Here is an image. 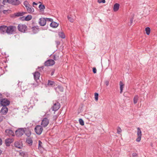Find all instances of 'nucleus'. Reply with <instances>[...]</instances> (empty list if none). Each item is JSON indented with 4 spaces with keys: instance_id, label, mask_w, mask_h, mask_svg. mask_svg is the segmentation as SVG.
Returning a JSON list of instances; mask_svg holds the SVG:
<instances>
[{
    "instance_id": "48",
    "label": "nucleus",
    "mask_w": 157,
    "mask_h": 157,
    "mask_svg": "<svg viewBox=\"0 0 157 157\" xmlns=\"http://www.w3.org/2000/svg\"><path fill=\"white\" fill-rule=\"evenodd\" d=\"M1 96H2V95L1 94H0V98H1Z\"/></svg>"
},
{
    "instance_id": "45",
    "label": "nucleus",
    "mask_w": 157,
    "mask_h": 157,
    "mask_svg": "<svg viewBox=\"0 0 157 157\" xmlns=\"http://www.w3.org/2000/svg\"><path fill=\"white\" fill-rule=\"evenodd\" d=\"M33 5H37V4L36 3V2H33Z\"/></svg>"
},
{
    "instance_id": "37",
    "label": "nucleus",
    "mask_w": 157,
    "mask_h": 157,
    "mask_svg": "<svg viewBox=\"0 0 157 157\" xmlns=\"http://www.w3.org/2000/svg\"><path fill=\"white\" fill-rule=\"evenodd\" d=\"M7 1L9 3H11L13 5L14 0H7Z\"/></svg>"
},
{
    "instance_id": "35",
    "label": "nucleus",
    "mask_w": 157,
    "mask_h": 157,
    "mask_svg": "<svg viewBox=\"0 0 157 157\" xmlns=\"http://www.w3.org/2000/svg\"><path fill=\"white\" fill-rule=\"evenodd\" d=\"M59 58V56L58 55H57L56 54L54 55V59L55 60H57Z\"/></svg>"
},
{
    "instance_id": "38",
    "label": "nucleus",
    "mask_w": 157,
    "mask_h": 157,
    "mask_svg": "<svg viewBox=\"0 0 157 157\" xmlns=\"http://www.w3.org/2000/svg\"><path fill=\"white\" fill-rule=\"evenodd\" d=\"M45 19L46 20L47 19L48 21H51V22H52L53 21V19H52V18H46Z\"/></svg>"
},
{
    "instance_id": "18",
    "label": "nucleus",
    "mask_w": 157,
    "mask_h": 157,
    "mask_svg": "<svg viewBox=\"0 0 157 157\" xmlns=\"http://www.w3.org/2000/svg\"><path fill=\"white\" fill-rule=\"evenodd\" d=\"M33 75L34 79L37 80L39 79L40 74L38 72H36L34 73Z\"/></svg>"
},
{
    "instance_id": "27",
    "label": "nucleus",
    "mask_w": 157,
    "mask_h": 157,
    "mask_svg": "<svg viewBox=\"0 0 157 157\" xmlns=\"http://www.w3.org/2000/svg\"><path fill=\"white\" fill-rule=\"evenodd\" d=\"M147 34L149 35L150 33V29L149 27H146L145 29Z\"/></svg>"
},
{
    "instance_id": "17",
    "label": "nucleus",
    "mask_w": 157,
    "mask_h": 157,
    "mask_svg": "<svg viewBox=\"0 0 157 157\" xmlns=\"http://www.w3.org/2000/svg\"><path fill=\"white\" fill-rule=\"evenodd\" d=\"M120 7V5L119 4L117 3H115L113 6V10L114 12H116L117 11Z\"/></svg>"
},
{
    "instance_id": "43",
    "label": "nucleus",
    "mask_w": 157,
    "mask_h": 157,
    "mask_svg": "<svg viewBox=\"0 0 157 157\" xmlns=\"http://www.w3.org/2000/svg\"><path fill=\"white\" fill-rule=\"evenodd\" d=\"M54 72H55V70H52V71L51 73V75H52V76L53 75H54Z\"/></svg>"
},
{
    "instance_id": "44",
    "label": "nucleus",
    "mask_w": 157,
    "mask_h": 157,
    "mask_svg": "<svg viewBox=\"0 0 157 157\" xmlns=\"http://www.w3.org/2000/svg\"><path fill=\"white\" fill-rule=\"evenodd\" d=\"M2 139L0 138V145L2 144Z\"/></svg>"
},
{
    "instance_id": "9",
    "label": "nucleus",
    "mask_w": 157,
    "mask_h": 157,
    "mask_svg": "<svg viewBox=\"0 0 157 157\" xmlns=\"http://www.w3.org/2000/svg\"><path fill=\"white\" fill-rule=\"evenodd\" d=\"M46 23V20L43 18H41L39 19V25L41 26H44Z\"/></svg>"
},
{
    "instance_id": "13",
    "label": "nucleus",
    "mask_w": 157,
    "mask_h": 157,
    "mask_svg": "<svg viewBox=\"0 0 157 157\" xmlns=\"http://www.w3.org/2000/svg\"><path fill=\"white\" fill-rule=\"evenodd\" d=\"M26 13L24 12H18L17 13H15L14 14V17H17L20 16H21L24 15Z\"/></svg>"
},
{
    "instance_id": "31",
    "label": "nucleus",
    "mask_w": 157,
    "mask_h": 157,
    "mask_svg": "<svg viewBox=\"0 0 157 157\" xmlns=\"http://www.w3.org/2000/svg\"><path fill=\"white\" fill-rule=\"evenodd\" d=\"M79 122L80 124L82 125H84V122L82 119H79Z\"/></svg>"
},
{
    "instance_id": "8",
    "label": "nucleus",
    "mask_w": 157,
    "mask_h": 157,
    "mask_svg": "<svg viewBox=\"0 0 157 157\" xmlns=\"http://www.w3.org/2000/svg\"><path fill=\"white\" fill-rule=\"evenodd\" d=\"M55 63L54 60L52 59H48L44 63V65L46 66H51L53 65Z\"/></svg>"
},
{
    "instance_id": "26",
    "label": "nucleus",
    "mask_w": 157,
    "mask_h": 157,
    "mask_svg": "<svg viewBox=\"0 0 157 157\" xmlns=\"http://www.w3.org/2000/svg\"><path fill=\"white\" fill-rule=\"evenodd\" d=\"M63 88L62 87L60 86H58L56 88V90L57 91L59 90L61 92H63Z\"/></svg>"
},
{
    "instance_id": "29",
    "label": "nucleus",
    "mask_w": 157,
    "mask_h": 157,
    "mask_svg": "<svg viewBox=\"0 0 157 157\" xmlns=\"http://www.w3.org/2000/svg\"><path fill=\"white\" fill-rule=\"evenodd\" d=\"M24 5L25 6V7L26 8H27L28 7H29L30 6V5L29 4L28 2L27 1H25L24 2Z\"/></svg>"
},
{
    "instance_id": "2",
    "label": "nucleus",
    "mask_w": 157,
    "mask_h": 157,
    "mask_svg": "<svg viewBox=\"0 0 157 157\" xmlns=\"http://www.w3.org/2000/svg\"><path fill=\"white\" fill-rule=\"evenodd\" d=\"M18 30L21 32L25 33L27 30V27L25 24H20L17 27Z\"/></svg>"
},
{
    "instance_id": "10",
    "label": "nucleus",
    "mask_w": 157,
    "mask_h": 157,
    "mask_svg": "<svg viewBox=\"0 0 157 157\" xmlns=\"http://www.w3.org/2000/svg\"><path fill=\"white\" fill-rule=\"evenodd\" d=\"M60 107V104L58 102H56L54 104L53 106V110L56 111L58 110Z\"/></svg>"
},
{
    "instance_id": "23",
    "label": "nucleus",
    "mask_w": 157,
    "mask_h": 157,
    "mask_svg": "<svg viewBox=\"0 0 157 157\" xmlns=\"http://www.w3.org/2000/svg\"><path fill=\"white\" fill-rule=\"evenodd\" d=\"M32 19V16L31 15H29L26 16L25 18V20L29 21Z\"/></svg>"
},
{
    "instance_id": "33",
    "label": "nucleus",
    "mask_w": 157,
    "mask_h": 157,
    "mask_svg": "<svg viewBox=\"0 0 157 157\" xmlns=\"http://www.w3.org/2000/svg\"><path fill=\"white\" fill-rule=\"evenodd\" d=\"M122 132V130L121 128L119 127H118L117 128V133L118 134H120Z\"/></svg>"
},
{
    "instance_id": "30",
    "label": "nucleus",
    "mask_w": 157,
    "mask_h": 157,
    "mask_svg": "<svg viewBox=\"0 0 157 157\" xmlns=\"http://www.w3.org/2000/svg\"><path fill=\"white\" fill-rule=\"evenodd\" d=\"M59 35L60 37L62 38H65V36L64 34L62 32H60L59 33Z\"/></svg>"
},
{
    "instance_id": "19",
    "label": "nucleus",
    "mask_w": 157,
    "mask_h": 157,
    "mask_svg": "<svg viewBox=\"0 0 157 157\" xmlns=\"http://www.w3.org/2000/svg\"><path fill=\"white\" fill-rule=\"evenodd\" d=\"M59 25V24L54 21L52 22L50 24V26L53 28H56Z\"/></svg>"
},
{
    "instance_id": "12",
    "label": "nucleus",
    "mask_w": 157,
    "mask_h": 157,
    "mask_svg": "<svg viewBox=\"0 0 157 157\" xmlns=\"http://www.w3.org/2000/svg\"><path fill=\"white\" fill-rule=\"evenodd\" d=\"M15 146L18 148H21L22 147V144L21 142L16 141L14 143Z\"/></svg>"
},
{
    "instance_id": "22",
    "label": "nucleus",
    "mask_w": 157,
    "mask_h": 157,
    "mask_svg": "<svg viewBox=\"0 0 157 157\" xmlns=\"http://www.w3.org/2000/svg\"><path fill=\"white\" fill-rule=\"evenodd\" d=\"M39 8L41 11H43L45 9V7L44 5L41 4L39 6Z\"/></svg>"
},
{
    "instance_id": "32",
    "label": "nucleus",
    "mask_w": 157,
    "mask_h": 157,
    "mask_svg": "<svg viewBox=\"0 0 157 157\" xmlns=\"http://www.w3.org/2000/svg\"><path fill=\"white\" fill-rule=\"evenodd\" d=\"M67 18L71 22H74V20L73 18L68 16L67 17Z\"/></svg>"
},
{
    "instance_id": "14",
    "label": "nucleus",
    "mask_w": 157,
    "mask_h": 157,
    "mask_svg": "<svg viewBox=\"0 0 157 157\" xmlns=\"http://www.w3.org/2000/svg\"><path fill=\"white\" fill-rule=\"evenodd\" d=\"M8 111V108L6 106H3L0 111V113L2 114H6Z\"/></svg>"
},
{
    "instance_id": "34",
    "label": "nucleus",
    "mask_w": 157,
    "mask_h": 157,
    "mask_svg": "<svg viewBox=\"0 0 157 157\" xmlns=\"http://www.w3.org/2000/svg\"><path fill=\"white\" fill-rule=\"evenodd\" d=\"M95 100L97 101L98 99V94L97 93H95L94 94Z\"/></svg>"
},
{
    "instance_id": "16",
    "label": "nucleus",
    "mask_w": 157,
    "mask_h": 157,
    "mask_svg": "<svg viewBox=\"0 0 157 157\" xmlns=\"http://www.w3.org/2000/svg\"><path fill=\"white\" fill-rule=\"evenodd\" d=\"M26 9L28 13H32L34 11V8L30 6H29Z\"/></svg>"
},
{
    "instance_id": "7",
    "label": "nucleus",
    "mask_w": 157,
    "mask_h": 157,
    "mask_svg": "<svg viewBox=\"0 0 157 157\" xmlns=\"http://www.w3.org/2000/svg\"><path fill=\"white\" fill-rule=\"evenodd\" d=\"M137 135L138 137L136 140L137 142H139L141 140L142 136V132L139 128H137Z\"/></svg>"
},
{
    "instance_id": "39",
    "label": "nucleus",
    "mask_w": 157,
    "mask_h": 157,
    "mask_svg": "<svg viewBox=\"0 0 157 157\" xmlns=\"http://www.w3.org/2000/svg\"><path fill=\"white\" fill-rule=\"evenodd\" d=\"M93 71L94 73H96L97 72V70L95 67H93Z\"/></svg>"
},
{
    "instance_id": "42",
    "label": "nucleus",
    "mask_w": 157,
    "mask_h": 157,
    "mask_svg": "<svg viewBox=\"0 0 157 157\" xmlns=\"http://www.w3.org/2000/svg\"><path fill=\"white\" fill-rule=\"evenodd\" d=\"M42 144V143L40 141H39V147H41V145Z\"/></svg>"
},
{
    "instance_id": "15",
    "label": "nucleus",
    "mask_w": 157,
    "mask_h": 157,
    "mask_svg": "<svg viewBox=\"0 0 157 157\" xmlns=\"http://www.w3.org/2000/svg\"><path fill=\"white\" fill-rule=\"evenodd\" d=\"M13 141V139H7L5 140V143L7 146H9L10 144L12 143Z\"/></svg>"
},
{
    "instance_id": "5",
    "label": "nucleus",
    "mask_w": 157,
    "mask_h": 157,
    "mask_svg": "<svg viewBox=\"0 0 157 157\" xmlns=\"http://www.w3.org/2000/svg\"><path fill=\"white\" fill-rule=\"evenodd\" d=\"M1 105L3 106H6L10 104V101L8 99L4 98L1 100L0 101Z\"/></svg>"
},
{
    "instance_id": "21",
    "label": "nucleus",
    "mask_w": 157,
    "mask_h": 157,
    "mask_svg": "<svg viewBox=\"0 0 157 157\" xmlns=\"http://www.w3.org/2000/svg\"><path fill=\"white\" fill-rule=\"evenodd\" d=\"M26 142L29 145H31L33 143V140L31 138L29 137L26 139Z\"/></svg>"
},
{
    "instance_id": "4",
    "label": "nucleus",
    "mask_w": 157,
    "mask_h": 157,
    "mask_svg": "<svg viewBox=\"0 0 157 157\" xmlns=\"http://www.w3.org/2000/svg\"><path fill=\"white\" fill-rule=\"evenodd\" d=\"M25 129L23 128H19L15 131L16 135L18 137L21 136L25 133Z\"/></svg>"
},
{
    "instance_id": "11",
    "label": "nucleus",
    "mask_w": 157,
    "mask_h": 157,
    "mask_svg": "<svg viewBox=\"0 0 157 157\" xmlns=\"http://www.w3.org/2000/svg\"><path fill=\"white\" fill-rule=\"evenodd\" d=\"M5 134L6 135L9 136H14V133L13 131L10 129H7L5 131Z\"/></svg>"
},
{
    "instance_id": "1",
    "label": "nucleus",
    "mask_w": 157,
    "mask_h": 157,
    "mask_svg": "<svg viewBox=\"0 0 157 157\" xmlns=\"http://www.w3.org/2000/svg\"><path fill=\"white\" fill-rule=\"evenodd\" d=\"M16 29L15 26L10 25L7 26L2 25L0 26V32L3 34L6 33L8 34H12L15 31Z\"/></svg>"
},
{
    "instance_id": "3",
    "label": "nucleus",
    "mask_w": 157,
    "mask_h": 157,
    "mask_svg": "<svg viewBox=\"0 0 157 157\" xmlns=\"http://www.w3.org/2000/svg\"><path fill=\"white\" fill-rule=\"evenodd\" d=\"M34 130L36 134L40 135L42 133L43 131V128L41 125H37L35 127Z\"/></svg>"
},
{
    "instance_id": "47",
    "label": "nucleus",
    "mask_w": 157,
    "mask_h": 157,
    "mask_svg": "<svg viewBox=\"0 0 157 157\" xmlns=\"http://www.w3.org/2000/svg\"><path fill=\"white\" fill-rule=\"evenodd\" d=\"M2 121V119L1 118V117H0V122Z\"/></svg>"
},
{
    "instance_id": "28",
    "label": "nucleus",
    "mask_w": 157,
    "mask_h": 157,
    "mask_svg": "<svg viewBox=\"0 0 157 157\" xmlns=\"http://www.w3.org/2000/svg\"><path fill=\"white\" fill-rule=\"evenodd\" d=\"M55 84V83L54 82L50 80L48 81V86H52Z\"/></svg>"
},
{
    "instance_id": "20",
    "label": "nucleus",
    "mask_w": 157,
    "mask_h": 157,
    "mask_svg": "<svg viewBox=\"0 0 157 157\" xmlns=\"http://www.w3.org/2000/svg\"><path fill=\"white\" fill-rule=\"evenodd\" d=\"M119 85L120 86V94H121L123 92V89L124 86V84L122 81H120L119 83Z\"/></svg>"
},
{
    "instance_id": "25",
    "label": "nucleus",
    "mask_w": 157,
    "mask_h": 157,
    "mask_svg": "<svg viewBox=\"0 0 157 157\" xmlns=\"http://www.w3.org/2000/svg\"><path fill=\"white\" fill-rule=\"evenodd\" d=\"M21 0H14L13 5H18L21 3Z\"/></svg>"
},
{
    "instance_id": "41",
    "label": "nucleus",
    "mask_w": 157,
    "mask_h": 157,
    "mask_svg": "<svg viewBox=\"0 0 157 157\" xmlns=\"http://www.w3.org/2000/svg\"><path fill=\"white\" fill-rule=\"evenodd\" d=\"M105 84L106 85V86H108L109 84V82L108 81H106L105 82Z\"/></svg>"
},
{
    "instance_id": "36",
    "label": "nucleus",
    "mask_w": 157,
    "mask_h": 157,
    "mask_svg": "<svg viewBox=\"0 0 157 157\" xmlns=\"http://www.w3.org/2000/svg\"><path fill=\"white\" fill-rule=\"evenodd\" d=\"M98 2L99 3H105V0H98Z\"/></svg>"
},
{
    "instance_id": "40",
    "label": "nucleus",
    "mask_w": 157,
    "mask_h": 157,
    "mask_svg": "<svg viewBox=\"0 0 157 157\" xmlns=\"http://www.w3.org/2000/svg\"><path fill=\"white\" fill-rule=\"evenodd\" d=\"M132 155L133 157H137V154L136 153H133Z\"/></svg>"
},
{
    "instance_id": "6",
    "label": "nucleus",
    "mask_w": 157,
    "mask_h": 157,
    "mask_svg": "<svg viewBox=\"0 0 157 157\" xmlns=\"http://www.w3.org/2000/svg\"><path fill=\"white\" fill-rule=\"evenodd\" d=\"M49 123V120L46 118L43 119L41 122V125L42 127H46Z\"/></svg>"
},
{
    "instance_id": "46",
    "label": "nucleus",
    "mask_w": 157,
    "mask_h": 157,
    "mask_svg": "<svg viewBox=\"0 0 157 157\" xmlns=\"http://www.w3.org/2000/svg\"><path fill=\"white\" fill-rule=\"evenodd\" d=\"M2 151L0 149V155L2 154Z\"/></svg>"
},
{
    "instance_id": "24",
    "label": "nucleus",
    "mask_w": 157,
    "mask_h": 157,
    "mask_svg": "<svg viewBox=\"0 0 157 157\" xmlns=\"http://www.w3.org/2000/svg\"><path fill=\"white\" fill-rule=\"evenodd\" d=\"M139 97L138 95H135L133 98V102L134 104H136L138 101Z\"/></svg>"
}]
</instances>
